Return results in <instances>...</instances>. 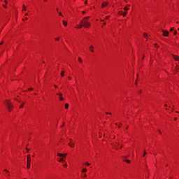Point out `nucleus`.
<instances>
[{
  "instance_id": "nucleus-19",
  "label": "nucleus",
  "mask_w": 179,
  "mask_h": 179,
  "mask_svg": "<svg viewBox=\"0 0 179 179\" xmlns=\"http://www.w3.org/2000/svg\"><path fill=\"white\" fill-rule=\"evenodd\" d=\"M65 108L66 110H68V108H69V103H65Z\"/></svg>"
},
{
  "instance_id": "nucleus-25",
  "label": "nucleus",
  "mask_w": 179,
  "mask_h": 179,
  "mask_svg": "<svg viewBox=\"0 0 179 179\" xmlns=\"http://www.w3.org/2000/svg\"><path fill=\"white\" fill-rule=\"evenodd\" d=\"M61 37H57V38H55V41H59Z\"/></svg>"
},
{
  "instance_id": "nucleus-43",
  "label": "nucleus",
  "mask_w": 179,
  "mask_h": 179,
  "mask_svg": "<svg viewBox=\"0 0 179 179\" xmlns=\"http://www.w3.org/2000/svg\"><path fill=\"white\" fill-rule=\"evenodd\" d=\"M54 87H55V89L58 88V85H55Z\"/></svg>"
},
{
  "instance_id": "nucleus-24",
  "label": "nucleus",
  "mask_w": 179,
  "mask_h": 179,
  "mask_svg": "<svg viewBox=\"0 0 179 179\" xmlns=\"http://www.w3.org/2000/svg\"><path fill=\"white\" fill-rule=\"evenodd\" d=\"M27 167L29 169H30V163H27Z\"/></svg>"
},
{
  "instance_id": "nucleus-9",
  "label": "nucleus",
  "mask_w": 179,
  "mask_h": 179,
  "mask_svg": "<svg viewBox=\"0 0 179 179\" xmlns=\"http://www.w3.org/2000/svg\"><path fill=\"white\" fill-rule=\"evenodd\" d=\"M89 50L90 51H91V52H94V46H93L92 45H91L90 47H89Z\"/></svg>"
},
{
  "instance_id": "nucleus-46",
  "label": "nucleus",
  "mask_w": 179,
  "mask_h": 179,
  "mask_svg": "<svg viewBox=\"0 0 179 179\" xmlns=\"http://www.w3.org/2000/svg\"><path fill=\"white\" fill-rule=\"evenodd\" d=\"M85 5H87V1H85Z\"/></svg>"
},
{
  "instance_id": "nucleus-35",
  "label": "nucleus",
  "mask_w": 179,
  "mask_h": 179,
  "mask_svg": "<svg viewBox=\"0 0 179 179\" xmlns=\"http://www.w3.org/2000/svg\"><path fill=\"white\" fill-rule=\"evenodd\" d=\"M59 15L64 17V15H62V13H61V12L59 13Z\"/></svg>"
},
{
  "instance_id": "nucleus-62",
  "label": "nucleus",
  "mask_w": 179,
  "mask_h": 179,
  "mask_svg": "<svg viewBox=\"0 0 179 179\" xmlns=\"http://www.w3.org/2000/svg\"><path fill=\"white\" fill-rule=\"evenodd\" d=\"M99 20V19H96V21H98Z\"/></svg>"
},
{
  "instance_id": "nucleus-48",
  "label": "nucleus",
  "mask_w": 179,
  "mask_h": 179,
  "mask_svg": "<svg viewBox=\"0 0 179 179\" xmlns=\"http://www.w3.org/2000/svg\"><path fill=\"white\" fill-rule=\"evenodd\" d=\"M174 121H177V117H174Z\"/></svg>"
},
{
  "instance_id": "nucleus-13",
  "label": "nucleus",
  "mask_w": 179,
  "mask_h": 179,
  "mask_svg": "<svg viewBox=\"0 0 179 179\" xmlns=\"http://www.w3.org/2000/svg\"><path fill=\"white\" fill-rule=\"evenodd\" d=\"M60 76L62 78H64L65 76V71H62L60 73Z\"/></svg>"
},
{
  "instance_id": "nucleus-55",
  "label": "nucleus",
  "mask_w": 179,
  "mask_h": 179,
  "mask_svg": "<svg viewBox=\"0 0 179 179\" xmlns=\"http://www.w3.org/2000/svg\"><path fill=\"white\" fill-rule=\"evenodd\" d=\"M176 113L179 114V112L178 111H176Z\"/></svg>"
},
{
  "instance_id": "nucleus-18",
  "label": "nucleus",
  "mask_w": 179,
  "mask_h": 179,
  "mask_svg": "<svg viewBox=\"0 0 179 179\" xmlns=\"http://www.w3.org/2000/svg\"><path fill=\"white\" fill-rule=\"evenodd\" d=\"M125 163H127V164H131V160L129 159H126L124 160Z\"/></svg>"
},
{
  "instance_id": "nucleus-20",
  "label": "nucleus",
  "mask_w": 179,
  "mask_h": 179,
  "mask_svg": "<svg viewBox=\"0 0 179 179\" xmlns=\"http://www.w3.org/2000/svg\"><path fill=\"white\" fill-rule=\"evenodd\" d=\"M57 155V156H58L59 157H62V156H63V154L61 153V152H58Z\"/></svg>"
},
{
  "instance_id": "nucleus-52",
  "label": "nucleus",
  "mask_w": 179,
  "mask_h": 179,
  "mask_svg": "<svg viewBox=\"0 0 179 179\" xmlns=\"http://www.w3.org/2000/svg\"><path fill=\"white\" fill-rule=\"evenodd\" d=\"M47 1H48V0H43L44 2H47Z\"/></svg>"
},
{
  "instance_id": "nucleus-59",
  "label": "nucleus",
  "mask_w": 179,
  "mask_h": 179,
  "mask_svg": "<svg viewBox=\"0 0 179 179\" xmlns=\"http://www.w3.org/2000/svg\"><path fill=\"white\" fill-rule=\"evenodd\" d=\"M83 13L85 14V11H83Z\"/></svg>"
},
{
  "instance_id": "nucleus-27",
  "label": "nucleus",
  "mask_w": 179,
  "mask_h": 179,
  "mask_svg": "<svg viewBox=\"0 0 179 179\" xmlns=\"http://www.w3.org/2000/svg\"><path fill=\"white\" fill-rule=\"evenodd\" d=\"M22 8V11L24 12H24H26V6L24 5Z\"/></svg>"
},
{
  "instance_id": "nucleus-22",
  "label": "nucleus",
  "mask_w": 179,
  "mask_h": 179,
  "mask_svg": "<svg viewBox=\"0 0 179 179\" xmlns=\"http://www.w3.org/2000/svg\"><path fill=\"white\" fill-rule=\"evenodd\" d=\"M59 163H62V162H64V157H62L59 159Z\"/></svg>"
},
{
  "instance_id": "nucleus-54",
  "label": "nucleus",
  "mask_w": 179,
  "mask_h": 179,
  "mask_svg": "<svg viewBox=\"0 0 179 179\" xmlns=\"http://www.w3.org/2000/svg\"><path fill=\"white\" fill-rule=\"evenodd\" d=\"M164 107H167V104H165V105H164Z\"/></svg>"
},
{
  "instance_id": "nucleus-42",
  "label": "nucleus",
  "mask_w": 179,
  "mask_h": 179,
  "mask_svg": "<svg viewBox=\"0 0 179 179\" xmlns=\"http://www.w3.org/2000/svg\"><path fill=\"white\" fill-rule=\"evenodd\" d=\"M158 132H159V135H162V131L158 130Z\"/></svg>"
},
{
  "instance_id": "nucleus-17",
  "label": "nucleus",
  "mask_w": 179,
  "mask_h": 179,
  "mask_svg": "<svg viewBox=\"0 0 179 179\" xmlns=\"http://www.w3.org/2000/svg\"><path fill=\"white\" fill-rule=\"evenodd\" d=\"M78 61L80 64H83L82 57H78Z\"/></svg>"
},
{
  "instance_id": "nucleus-49",
  "label": "nucleus",
  "mask_w": 179,
  "mask_h": 179,
  "mask_svg": "<svg viewBox=\"0 0 179 179\" xmlns=\"http://www.w3.org/2000/svg\"><path fill=\"white\" fill-rule=\"evenodd\" d=\"M25 20H29V18H27V17H25Z\"/></svg>"
},
{
  "instance_id": "nucleus-45",
  "label": "nucleus",
  "mask_w": 179,
  "mask_h": 179,
  "mask_svg": "<svg viewBox=\"0 0 179 179\" xmlns=\"http://www.w3.org/2000/svg\"><path fill=\"white\" fill-rule=\"evenodd\" d=\"M3 44V41H1V43H0V45H2Z\"/></svg>"
},
{
  "instance_id": "nucleus-38",
  "label": "nucleus",
  "mask_w": 179,
  "mask_h": 179,
  "mask_svg": "<svg viewBox=\"0 0 179 179\" xmlns=\"http://www.w3.org/2000/svg\"><path fill=\"white\" fill-rule=\"evenodd\" d=\"M174 36H176L177 34V31L174 30V33H173Z\"/></svg>"
},
{
  "instance_id": "nucleus-23",
  "label": "nucleus",
  "mask_w": 179,
  "mask_h": 179,
  "mask_svg": "<svg viewBox=\"0 0 179 179\" xmlns=\"http://www.w3.org/2000/svg\"><path fill=\"white\" fill-rule=\"evenodd\" d=\"M63 167H64V169H66L68 167V164L66 163L64 164Z\"/></svg>"
},
{
  "instance_id": "nucleus-10",
  "label": "nucleus",
  "mask_w": 179,
  "mask_h": 179,
  "mask_svg": "<svg viewBox=\"0 0 179 179\" xmlns=\"http://www.w3.org/2000/svg\"><path fill=\"white\" fill-rule=\"evenodd\" d=\"M173 58L174 61H179V56L173 55Z\"/></svg>"
},
{
  "instance_id": "nucleus-1",
  "label": "nucleus",
  "mask_w": 179,
  "mask_h": 179,
  "mask_svg": "<svg viewBox=\"0 0 179 179\" xmlns=\"http://www.w3.org/2000/svg\"><path fill=\"white\" fill-rule=\"evenodd\" d=\"M90 19V16L85 17L80 22L83 27L85 29H89L91 26L90 22H89V20Z\"/></svg>"
},
{
  "instance_id": "nucleus-6",
  "label": "nucleus",
  "mask_w": 179,
  "mask_h": 179,
  "mask_svg": "<svg viewBox=\"0 0 179 179\" xmlns=\"http://www.w3.org/2000/svg\"><path fill=\"white\" fill-rule=\"evenodd\" d=\"M164 37H169V31L166 30H162Z\"/></svg>"
},
{
  "instance_id": "nucleus-40",
  "label": "nucleus",
  "mask_w": 179,
  "mask_h": 179,
  "mask_svg": "<svg viewBox=\"0 0 179 179\" xmlns=\"http://www.w3.org/2000/svg\"><path fill=\"white\" fill-rule=\"evenodd\" d=\"M174 28H171L170 31H174Z\"/></svg>"
},
{
  "instance_id": "nucleus-7",
  "label": "nucleus",
  "mask_w": 179,
  "mask_h": 179,
  "mask_svg": "<svg viewBox=\"0 0 179 179\" xmlns=\"http://www.w3.org/2000/svg\"><path fill=\"white\" fill-rule=\"evenodd\" d=\"M27 163H31V155H27Z\"/></svg>"
},
{
  "instance_id": "nucleus-60",
  "label": "nucleus",
  "mask_w": 179,
  "mask_h": 179,
  "mask_svg": "<svg viewBox=\"0 0 179 179\" xmlns=\"http://www.w3.org/2000/svg\"><path fill=\"white\" fill-rule=\"evenodd\" d=\"M113 139H115V136L113 137Z\"/></svg>"
},
{
  "instance_id": "nucleus-16",
  "label": "nucleus",
  "mask_w": 179,
  "mask_h": 179,
  "mask_svg": "<svg viewBox=\"0 0 179 179\" xmlns=\"http://www.w3.org/2000/svg\"><path fill=\"white\" fill-rule=\"evenodd\" d=\"M63 24L64 26L66 27L68 26V22L65 21V20H63Z\"/></svg>"
},
{
  "instance_id": "nucleus-50",
  "label": "nucleus",
  "mask_w": 179,
  "mask_h": 179,
  "mask_svg": "<svg viewBox=\"0 0 179 179\" xmlns=\"http://www.w3.org/2000/svg\"><path fill=\"white\" fill-rule=\"evenodd\" d=\"M141 93H142V90H140V92H139V94H141Z\"/></svg>"
},
{
  "instance_id": "nucleus-8",
  "label": "nucleus",
  "mask_w": 179,
  "mask_h": 179,
  "mask_svg": "<svg viewBox=\"0 0 179 179\" xmlns=\"http://www.w3.org/2000/svg\"><path fill=\"white\" fill-rule=\"evenodd\" d=\"M4 3L3 4L2 6L3 8H4V9H6V8H8V6L6 5H8V0H4Z\"/></svg>"
},
{
  "instance_id": "nucleus-3",
  "label": "nucleus",
  "mask_w": 179,
  "mask_h": 179,
  "mask_svg": "<svg viewBox=\"0 0 179 179\" xmlns=\"http://www.w3.org/2000/svg\"><path fill=\"white\" fill-rule=\"evenodd\" d=\"M118 15H120V16H123V17H125L127 16V15H128V12L127 11H122V10H120L118 12Z\"/></svg>"
},
{
  "instance_id": "nucleus-11",
  "label": "nucleus",
  "mask_w": 179,
  "mask_h": 179,
  "mask_svg": "<svg viewBox=\"0 0 179 179\" xmlns=\"http://www.w3.org/2000/svg\"><path fill=\"white\" fill-rule=\"evenodd\" d=\"M131 6V5L129 4H127L125 6V7L124 8V10H129V7Z\"/></svg>"
},
{
  "instance_id": "nucleus-29",
  "label": "nucleus",
  "mask_w": 179,
  "mask_h": 179,
  "mask_svg": "<svg viewBox=\"0 0 179 179\" xmlns=\"http://www.w3.org/2000/svg\"><path fill=\"white\" fill-rule=\"evenodd\" d=\"M68 156V153L63 154L62 157L66 158Z\"/></svg>"
},
{
  "instance_id": "nucleus-58",
  "label": "nucleus",
  "mask_w": 179,
  "mask_h": 179,
  "mask_svg": "<svg viewBox=\"0 0 179 179\" xmlns=\"http://www.w3.org/2000/svg\"><path fill=\"white\" fill-rule=\"evenodd\" d=\"M106 114H111V113H106Z\"/></svg>"
},
{
  "instance_id": "nucleus-64",
  "label": "nucleus",
  "mask_w": 179,
  "mask_h": 179,
  "mask_svg": "<svg viewBox=\"0 0 179 179\" xmlns=\"http://www.w3.org/2000/svg\"><path fill=\"white\" fill-rule=\"evenodd\" d=\"M24 179H26V178H24Z\"/></svg>"
},
{
  "instance_id": "nucleus-51",
  "label": "nucleus",
  "mask_w": 179,
  "mask_h": 179,
  "mask_svg": "<svg viewBox=\"0 0 179 179\" xmlns=\"http://www.w3.org/2000/svg\"><path fill=\"white\" fill-rule=\"evenodd\" d=\"M24 15H25V16H27L29 14L28 13H25Z\"/></svg>"
},
{
  "instance_id": "nucleus-36",
  "label": "nucleus",
  "mask_w": 179,
  "mask_h": 179,
  "mask_svg": "<svg viewBox=\"0 0 179 179\" xmlns=\"http://www.w3.org/2000/svg\"><path fill=\"white\" fill-rule=\"evenodd\" d=\"M68 79H69V80H72V77L69 76V77H68Z\"/></svg>"
},
{
  "instance_id": "nucleus-26",
  "label": "nucleus",
  "mask_w": 179,
  "mask_h": 179,
  "mask_svg": "<svg viewBox=\"0 0 179 179\" xmlns=\"http://www.w3.org/2000/svg\"><path fill=\"white\" fill-rule=\"evenodd\" d=\"M86 171H87V169H83L81 171V172H83V173H86Z\"/></svg>"
},
{
  "instance_id": "nucleus-14",
  "label": "nucleus",
  "mask_w": 179,
  "mask_h": 179,
  "mask_svg": "<svg viewBox=\"0 0 179 179\" xmlns=\"http://www.w3.org/2000/svg\"><path fill=\"white\" fill-rule=\"evenodd\" d=\"M6 178L10 179V174L9 173L6 174Z\"/></svg>"
},
{
  "instance_id": "nucleus-37",
  "label": "nucleus",
  "mask_w": 179,
  "mask_h": 179,
  "mask_svg": "<svg viewBox=\"0 0 179 179\" xmlns=\"http://www.w3.org/2000/svg\"><path fill=\"white\" fill-rule=\"evenodd\" d=\"M121 127H122V124L120 123L119 126H118V128H121Z\"/></svg>"
},
{
  "instance_id": "nucleus-5",
  "label": "nucleus",
  "mask_w": 179,
  "mask_h": 179,
  "mask_svg": "<svg viewBox=\"0 0 179 179\" xmlns=\"http://www.w3.org/2000/svg\"><path fill=\"white\" fill-rule=\"evenodd\" d=\"M108 6V2L103 1L101 6V8L103 9V8H107Z\"/></svg>"
},
{
  "instance_id": "nucleus-32",
  "label": "nucleus",
  "mask_w": 179,
  "mask_h": 179,
  "mask_svg": "<svg viewBox=\"0 0 179 179\" xmlns=\"http://www.w3.org/2000/svg\"><path fill=\"white\" fill-rule=\"evenodd\" d=\"M59 100H60V101H64V97L60 96V97H59Z\"/></svg>"
},
{
  "instance_id": "nucleus-30",
  "label": "nucleus",
  "mask_w": 179,
  "mask_h": 179,
  "mask_svg": "<svg viewBox=\"0 0 179 179\" xmlns=\"http://www.w3.org/2000/svg\"><path fill=\"white\" fill-rule=\"evenodd\" d=\"M57 96H59L60 97L63 96V94L62 93H57Z\"/></svg>"
},
{
  "instance_id": "nucleus-33",
  "label": "nucleus",
  "mask_w": 179,
  "mask_h": 179,
  "mask_svg": "<svg viewBox=\"0 0 179 179\" xmlns=\"http://www.w3.org/2000/svg\"><path fill=\"white\" fill-rule=\"evenodd\" d=\"M3 171L6 172V174L9 173V171H8V169H4Z\"/></svg>"
},
{
  "instance_id": "nucleus-21",
  "label": "nucleus",
  "mask_w": 179,
  "mask_h": 179,
  "mask_svg": "<svg viewBox=\"0 0 179 179\" xmlns=\"http://www.w3.org/2000/svg\"><path fill=\"white\" fill-rule=\"evenodd\" d=\"M85 166H87V167H89V166H90V163L86 162L84 163Z\"/></svg>"
},
{
  "instance_id": "nucleus-53",
  "label": "nucleus",
  "mask_w": 179,
  "mask_h": 179,
  "mask_svg": "<svg viewBox=\"0 0 179 179\" xmlns=\"http://www.w3.org/2000/svg\"><path fill=\"white\" fill-rule=\"evenodd\" d=\"M101 22H104V20H101Z\"/></svg>"
},
{
  "instance_id": "nucleus-2",
  "label": "nucleus",
  "mask_w": 179,
  "mask_h": 179,
  "mask_svg": "<svg viewBox=\"0 0 179 179\" xmlns=\"http://www.w3.org/2000/svg\"><path fill=\"white\" fill-rule=\"evenodd\" d=\"M4 104L6 106L10 112L13 110V103H12V102L8 99H6L4 101Z\"/></svg>"
},
{
  "instance_id": "nucleus-39",
  "label": "nucleus",
  "mask_w": 179,
  "mask_h": 179,
  "mask_svg": "<svg viewBox=\"0 0 179 179\" xmlns=\"http://www.w3.org/2000/svg\"><path fill=\"white\" fill-rule=\"evenodd\" d=\"M145 155H146V151H144V154L143 155V157H145Z\"/></svg>"
},
{
  "instance_id": "nucleus-63",
  "label": "nucleus",
  "mask_w": 179,
  "mask_h": 179,
  "mask_svg": "<svg viewBox=\"0 0 179 179\" xmlns=\"http://www.w3.org/2000/svg\"><path fill=\"white\" fill-rule=\"evenodd\" d=\"M176 23H178V22H176Z\"/></svg>"
},
{
  "instance_id": "nucleus-44",
  "label": "nucleus",
  "mask_w": 179,
  "mask_h": 179,
  "mask_svg": "<svg viewBox=\"0 0 179 179\" xmlns=\"http://www.w3.org/2000/svg\"><path fill=\"white\" fill-rule=\"evenodd\" d=\"M15 100H16V101H20L17 98H15Z\"/></svg>"
},
{
  "instance_id": "nucleus-57",
  "label": "nucleus",
  "mask_w": 179,
  "mask_h": 179,
  "mask_svg": "<svg viewBox=\"0 0 179 179\" xmlns=\"http://www.w3.org/2000/svg\"><path fill=\"white\" fill-rule=\"evenodd\" d=\"M120 149H122V145H121Z\"/></svg>"
},
{
  "instance_id": "nucleus-61",
  "label": "nucleus",
  "mask_w": 179,
  "mask_h": 179,
  "mask_svg": "<svg viewBox=\"0 0 179 179\" xmlns=\"http://www.w3.org/2000/svg\"><path fill=\"white\" fill-rule=\"evenodd\" d=\"M155 45H157V43H155Z\"/></svg>"
},
{
  "instance_id": "nucleus-31",
  "label": "nucleus",
  "mask_w": 179,
  "mask_h": 179,
  "mask_svg": "<svg viewBox=\"0 0 179 179\" xmlns=\"http://www.w3.org/2000/svg\"><path fill=\"white\" fill-rule=\"evenodd\" d=\"M106 20H110V15L106 16Z\"/></svg>"
},
{
  "instance_id": "nucleus-41",
  "label": "nucleus",
  "mask_w": 179,
  "mask_h": 179,
  "mask_svg": "<svg viewBox=\"0 0 179 179\" xmlns=\"http://www.w3.org/2000/svg\"><path fill=\"white\" fill-rule=\"evenodd\" d=\"M83 178H85V177H87V176L86 174H84L82 176Z\"/></svg>"
},
{
  "instance_id": "nucleus-47",
  "label": "nucleus",
  "mask_w": 179,
  "mask_h": 179,
  "mask_svg": "<svg viewBox=\"0 0 179 179\" xmlns=\"http://www.w3.org/2000/svg\"><path fill=\"white\" fill-rule=\"evenodd\" d=\"M107 24V22H103V25L106 26Z\"/></svg>"
},
{
  "instance_id": "nucleus-4",
  "label": "nucleus",
  "mask_w": 179,
  "mask_h": 179,
  "mask_svg": "<svg viewBox=\"0 0 179 179\" xmlns=\"http://www.w3.org/2000/svg\"><path fill=\"white\" fill-rule=\"evenodd\" d=\"M69 146L72 148H75V143L71 138L69 139Z\"/></svg>"
},
{
  "instance_id": "nucleus-28",
  "label": "nucleus",
  "mask_w": 179,
  "mask_h": 179,
  "mask_svg": "<svg viewBox=\"0 0 179 179\" xmlns=\"http://www.w3.org/2000/svg\"><path fill=\"white\" fill-rule=\"evenodd\" d=\"M143 37H145V38H147V37H148V34H147V33H144V34H143Z\"/></svg>"
},
{
  "instance_id": "nucleus-56",
  "label": "nucleus",
  "mask_w": 179,
  "mask_h": 179,
  "mask_svg": "<svg viewBox=\"0 0 179 179\" xmlns=\"http://www.w3.org/2000/svg\"><path fill=\"white\" fill-rule=\"evenodd\" d=\"M124 2H128V1L127 0H124Z\"/></svg>"
},
{
  "instance_id": "nucleus-34",
  "label": "nucleus",
  "mask_w": 179,
  "mask_h": 179,
  "mask_svg": "<svg viewBox=\"0 0 179 179\" xmlns=\"http://www.w3.org/2000/svg\"><path fill=\"white\" fill-rule=\"evenodd\" d=\"M31 91H33V88L32 87H30V88L28 89V92H31Z\"/></svg>"
},
{
  "instance_id": "nucleus-15",
  "label": "nucleus",
  "mask_w": 179,
  "mask_h": 179,
  "mask_svg": "<svg viewBox=\"0 0 179 179\" xmlns=\"http://www.w3.org/2000/svg\"><path fill=\"white\" fill-rule=\"evenodd\" d=\"M24 107V102H22L20 105L19 108H23Z\"/></svg>"
},
{
  "instance_id": "nucleus-12",
  "label": "nucleus",
  "mask_w": 179,
  "mask_h": 179,
  "mask_svg": "<svg viewBox=\"0 0 179 179\" xmlns=\"http://www.w3.org/2000/svg\"><path fill=\"white\" fill-rule=\"evenodd\" d=\"M83 27V25L82 24V22H80V24L77 25V29H82Z\"/></svg>"
}]
</instances>
